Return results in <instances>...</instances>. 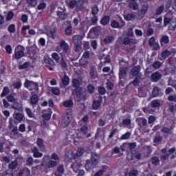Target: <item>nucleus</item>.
Instances as JSON below:
<instances>
[{
	"label": "nucleus",
	"instance_id": "obj_40",
	"mask_svg": "<svg viewBox=\"0 0 176 176\" xmlns=\"http://www.w3.org/2000/svg\"><path fill=\"white\" fill-rule=\"evenodd\" d=\"M170 56V51L168 50H164L161 54V60H166Z\"/></svg>",
	"mask_w": 176,
	"mask_h": 176
},
{
	"label": "nucleus",
	"instance_id": "obj_9",
	"mask_svg": "<svg viewBox=\"0 0 176 176\" xmlns=\"http://www.w3.org/2000/svg\"><path fill=\"white\" fill-rule=\"evenodd\" d=\"M120 20L121 21V23H119V22L115 21V20H112L111 21V28H123V27H124V25H126V23L124 22V21H123V19H122V18H120Z\"/></svg>",
	"mask_w": 176,
	"mask_h": 176
},
{
	"label": "nucleus",
	"instance_id": "obj_32",
	"mask_svg": "<svg viewBox=\"0 0 176 176\" xmlns=\"http://www.w3.org/2000/svg\"><path fill=\"white\" fill-rule=\"evenodd\" d=\"M64 174V166L60 165L57 167L56 170L54 173L55 176H61Z\"/></svg>",
	"mask_w": 176,
	"mask_h": 176
},
{
	"label": "nucleus",
	"instance_id": "obj_45",
	"mask_svg": "<svg viewBox=\"0 0 176 176\" xmlns=\"http://www.w3.org/2000/svg\"><path fill=\"white\" fill-rule=\"evenodd\" d=\"M151 163L152 164H154V166H159L160 164V160L159 159V157H151Z\"/></svg>",
	"mask_w": 176,
	"mask_h": 176
},
{
	"label": "nucleus",
	"instance_id": "obj_46",
	"mask_svg": "<svg viewBox=\"0 0 176 176\" xmlns=\"http://www.w3.org/2000/svg\"><path fill=\"white\" fill-rule=\"evenodd\" d=\"M108 167L107 166H104L102 169L98 171L94 176H102L105 171H107Z\"/></svg>",
	"mask_w": 176,
	"mask_h": 176
},
{
	"label": "nucleus",
	"instance_id": "obj_22",
	"mask_svg": "<svg viewBox=\"0 0 176 176\" xmlns=\"http://www.w3.org/2000/svg\"><path fill=\"white\" fill-rule=\"evenodd\" d=\"M60 47L63 49L65 53H68V52H69V45H68L64 40H62L60 42Z\"/></svg>",
	"mask_w": 176,
	"mask_h": 176
},
{
	"label": "nucleus",
	"instance_id": "obj_37",
	"mask_svg": "<svg viewBox=\"0 0 176 176\" xmlns=\"http://www.w3.org/2000/svg\"><path fill=\"white\" fill-rule=\"evenodd\" d=\"M124 17L126 20V21H133L135 20V14L133 13L124 15Z\"/></svg>",
	"mask_w": 176,
	"mask_h": 176
},
{
	"label": "nucleus",
	"instance_id": "obj_15",
	"mask_svg": "<svg viewBox=\"0 0 176 176\" xmlns=\"http://www.w3.org/2000/svg\"><path fill=\"white\" fill-rule=\"evenodd\" d=\"M162 79V74L159 72H155L151 74V82H159Z\"/></svg>",
	"mask_w": 176,
	"mask_h": 176
},
{
	"label": "nucleus",
	"instance_id": "obj_51",
	"mask_svg": "<svg viewBox=\"0 0 176 176\" xmlns=\"http://www.w3.org/2000/svg\"><path fill=\"white\" fill-rule=\"evenodd\" d=\"M114 39L115 38L113 36H109L104 38L103 42H104V43H112Z\"/></svg>",
	"mask_w": 176,
	"mask_h": 176
},
{
	"label": "nucleus",
	"instance_id": "obj_64",
	"mask_svg": "<svg viewBox=\"0 0 176 176\" xmlns=\"http://www.w3.org/2000/svg\"><path fill=\"white\" fill-rule=\"evenodd\" d=\"M1 176H13V172L10 170H7L1 174Z\"/></svg>",
	"mask_w": 176,
	"mask_h": 176
},
{
	"label": "nucleus",
	"instance_id": "obj_13",
	"mask_svg": "<svg viewBox=\"0 0 176 176\" xmlns=\"http://www.w3.org/2000/svg\"><path fill=\"white\" fill-rule=\"evenodd\" d=\"M170 157V154L167 153V148H164L161 150L160 159L162 162H166V160H168Z\"/></svg>",
	"mask_w": 176,
	"mask_h": 176
},
{
	"label": "nucleus",
	"instance_id": "obj_23",
	"mask_svg": "<svg viewBox=\"0 0 176 176\" xmlns=\"http://www.w3.org/2000/svg\"><path fill=\"white\" fill-rule=\"evenodd\" d=\"M36 144L41 152H46V146H45V143L43 142V140L41 138H38L36 141Z\"/></svg>",
	"mask_w": 176,
	"mask_h": 176
},
{
	"label": "nucleus",
	"instance_id": "obj_39",
	"mask_svg": "<svg viewBox=\"0 0 176 176\" xmlns=\"http://www.w3.org/2000/svg\"><path fill=\"white\" fill-rule=\"evenodd\" d=\"M14 118L18 122H23V119H24V115L21 113H16L14 114Z\"/></svg>",
	"mask_w": 176,
	"mask_h": 176
},
{
	"label": "nucleus",
	"instance_id": "obj_33",
	"mask_svg": "<svg viewBox=\"0 0 176 176\" xmlns=\"http://www.w3.org/2000/svg\"><path fill=\"white\" fill-rule=\"evenodd\" d=\"M129 8L132 10H138L140 5L135 1H130L129 3Z\"/></svg>",
	"mask_w": 176,
	"mask_h": 176
},
{
	"label": "nucleus",
	"instance_id": "obj_2",
	"mask_svg": "<svg viewBox=\"0 0 176 176\" xmlns=\"http://www.w3.org/2000/svg\"><path fill=\"white\" fill-rule=\"evenodd\" d=\"M83 38H82V36L80 35H74L72 37V41L74 44V52L78 53V52H80V49H82V40Z\"/></svg>",
	"mask_w": 176,
	"mask_h": 176
},
{
	"label": "nucleus",
	"instance_id": "obj_47",
	"mask_svg": "<svg viewBox=\"0 0 176 176\" xmlns=\"http://www.w3.org/2000/svg\"><path fill=\"white\" fill-rule=\"evenodd\" d=\"M56 32H57V30H56V28H54V31H50L49 32H47V35L49 36V38L56 39Z\"/></svg>",
	"mask_w": 176,
	"mask_h": 176
},
{
	"label": "nucleus",
	"instance_id": "obj_38",
	"mask_svg": "<svg viewBox=\"0 0 176 176\" xmlns=\"http://www.w3.org/2000/svg\"><path fill=\"white\" fill-rule=\"evenodd\" d=\"M69 123H71V120L69 119V117H65L62 120L63 127L68 126L69 125Z\"/></svg>",
	"mask_w": 176,
	"mask_h": 176
},
{
	"label": "nucleus",
	"instance_id": "obj_18",
	"mask_svg": "<svg viewBox=\"0 0 176 176\" xmlns=\"http://www.w3.org/2000/svg\"><path fill=\"white\" fill-rule=\"evenodd\" d=\"M82 166V164H80V161L77 160L71 165V168H72L74 173H78L79 171V168Z\"/></svg>",
	"mask_w": 176,
	"mask_h": 176
},
{
	"label": "nucleus",
	"instance_id": "obj_43",
	"mask_svg": "<svg viewBox=\"0 0 176 176\" xmlns=\"http://www.w3.org/2000/svg\"><path fill=\"white\" fill-rule=\"evenodd\" d=\"M160 89L157 87H154L152 91L153 97H159Z\"/></svg>",
	"mask_w": 176,
	"mask_h": 176
},
{
	"label": "nucleus",
	"instance_id": "obj_42",
	"mask_svg": "<svg viewBox=\"0 0 176 176\" xmlns=\"http://www.w3.org/2000/svg\"><path fill=\"white\" fill-rule=\"evenodd\" d=\"M150 107H151V108H159V107H160V101L157 100L151 101L150 103Z\"/></svg>",
	"mask_w": 176,
	"mask_h": 176
},
{
	"label": "nucleus",
	"instance_id": "obj_63",
	"mask_svg": "<svg viewBox=\"0 0 176 176\" xmlns=\"http://www.w3.org/2000/svg\"><path fill=\"white\" fill-rule=\"evenodd\" d=\"M130 137H131V133L126 132L125 134L121 136L120 140H129Z\"/></svg>",
	"mask_w": 176,
	"mask_h": 176
},
{
	"label": "nucleus",
	"instance_id": "obj_34",
	"mask_svg": "<svg viewBox=\"0 0 176 176\" xmlns=\"http://www.w3.org/2000/svg\"><path fill=\"white\" fill-rule=\"evenodd\" d=\"M85 169L87 171H90V170H93V168H96V166L93 165V162L90 160H87L85 165Z\"/></svg>",
	"mask_w": 176,
	"mask_h": 176
},
{
	"label": "nucleus",
	"instance_id": "obj_1",
	"mask_svg": "<svg viewBox=\"0 0 176 176\" xmlns=\"http://www.w3.org/2000/svg\"><path fill=\"white\" fill-rule=\"evenodd\" d=\"M75 93L78 102L87 100V91L85 89L76 88Z\"/></svg>",
	"mask_w": 176,
	"mask_h": 176
},
{
	"label": "nucleus",
	"instance_id": "obj_8",
	"mask_svg": "<svg viewBox=\"0 0 176 176\" xmlns=\"http://www.w3.org/2000/svg\"><path fill=\"white\" fill-rule=\"evenodd\" d=\"M78 5L75 9L76 12H80L85 9L86 5L89 3V0H77Z\"/></svg>",
	"mask_w": 176,
	"mask_h": 176
},
{
	"label": "nucleus",
	"instance_id": "obj_28",
	"mask_svg": "<svg viewBox=\"0 0 176 176\" xmlns=\"http://www.w3.org/2000/svg\"><path fill=\"white\" fill-rule=\"evenodd\" d=\"M31 175V170L28 168H24L23 170H21L17 174V176H30Z\"/></svg>",
	"mask_w": 176,
	"mask_h": 176
},
{
	"label": "nucleus",
	"instance_id": "obj_41",
	"mask_svg": "<svg viewBox=\"0 0 176 176\" xmlns=\"http://www.w3.org/2000/svg\"><path fill=\"white\" fill-rule=\"evenodd\" d=\"M101 107V101L100 100H94L92 103V109L97 110Z\"/></svg>",
	"mask_w": 176,
	"mask_h": 176
},
{
	"label": "nucleus",
	"instance_id": "obj_4",
	"mask_svg": "<svg viewBox=\"0 0 176 176\" xmlns=\"http://www.w3.org/2000/svg\"><path fill=\"white\" fill-rule=\"evenodd\" d=\"M100 34H101V26L94 27L90 30L88 34V38L94 39V38H96V36H98Z\"/></svg>",
	"mask_w": 176,
	"mask_h": 176
},
{
	"label": "nucleus",
	"instance_id": "obj_25",
	"mask_svg": "<svg viewBox=\"0 0 176 176\" xmlns=\"http://www.w3.org/2000/svg\"><path fill=\"white\" fill-rule=\"evenodd\" d=\"M161 46H164V45H168L170 43V37L168 36L163 35L160 38Z\"/></svg>",
	"mask_w": 176,
	"mask_h": 176
},
{
	"label": "nucleus",
	"instance_id": "obj_5",
	"mask_svg": "<svg viewBox=\"0 0 176 176\" xmlns=\"http://www.w3.org/2000/svg\"><path fill=\"white\" fill-rule=\"evenodd\" d=\"M149 9V4L146 2H143L141 3V9L140 10L138 11V14L139 17L142 19L143 17H145V15L146 14L148 10Z\"/></svg>",
	"mask_w": 176,
	"mask_h": 176
},
{
	"label": "nucleus",
	"instance_id": "obj_20",
	"mask_svg": "<svg viewBox=\"0 0 176 176\" xmlns=\"http://www.w3.org/2000/svg\"><path fill=\"white\" fill-rule=\"evenodd\" d=\"M57 16L60 19V20H65L67 17H68L65 8H63V11H58L57 12Z\"/></svg>",
	"mask_w": 176,
	"mask_h": 176
},
{
	"label": "nucleus",
	"instance_id": "obj_57",
	"mask_svg": "<svg viewBox=\"0 0 176 176\" xmlns=\"http://www.w3.org/2000/svg\"><path fill=\"white\" fill-rule=\"evenodd\" d=\"M27 3L32 8H35V6L38 5V1L36 0H27Z\"/></svg>",
	"mask_w": 176,
	"mask_h": 176
},
{
	"label": "nucleus",
	"instance_id": "obj_3",
	"mask_svg": "<svg viewBox=\"0 0 176 176\" xmlns=\"http://www.w3.org/2000/svg\"><path fill=\"white\" fill-rule=\"evenodd\" d=\"M56 166H57L56 161L50 160L47 163V165L44 164L41 165V170L42 173H49V171H50V168H53L54 167H56Z\"/></svg>",
	"mask_w": 176,
	"mask_h": 176
},
{
	"label": "nucleus",
	"instance_id": "obj_35",
	"mask_svg": "<svg viewBox=\"0 0 176 176\" xmlns=\"http://www.w3.org/2000/svg\"><path fill=\"white\" fill-rule=\"evenodd\" d=\"M39 100V98L38 97L37 95H33L31 97V100H30V104L31 105H32V107H35V105H36L38 104V101Z\"/></svg>",
	"mask_w": 176,
	"mask_h": 176
},
{
	"label": "nucleus",
	"instance_id": "obj_29",
	"mask_svg": "<svg viewBox=\"0 0 176 176\" xmlns=\"http://www.w3.org/2000/svg\"><path fill=\"white\" fill-rule=\"evenodd\" d=\"M26 50L28 51V54H30V56H32V57L36 54V47L34 45L31 47H27Z\"/></svg>",
	"mask_w": 176,
	"mask_h": 176
},
{
	"label": "nucleus",
	"instance_id": "obj_10",
	"mask_svg": "<svg viewBox=\"0 0 176 176\" xmlns=\"http://www.w3.org/2000/svg\"><path fill=\"white\" fill-rule=\"evenodd\" d=\"M89 78L91 79V80H96V82H97L98 79V73L97 72V69L94 66H92L90 68Z\"/></svg>",
	"mask_w": 176,
	"mask_h": 176
},
{
	"label": "nucleus",
	"instance_id": "obj_61",
	"mask_svg": "<svg viewBox=\"0 0 176 176\" xmlns=\"http://www.w3.org/2000/svg\"><path fill=\"white\" fill-rule=\"evenodd\" d=\"M87 90H88V92L90 94H93V93H94L95 90H96V88L94 87V85H91V84H89L88 86H87Z\"/></svg>",
	"mask_w": 176,
	"mask_h": 176
},
{
	"label": "nucleus",
	"instance_id": "obj_31",
	"mask_svg": "<svg viewBox=\"0 0 176 176\" xmlns=\"http://www.w3.org/2000/svg\"><path fill=\"white\" fill-rule=\"evenodd\" d=\"M32 152L33 153L34 157H42L43 156V154L41 152H39V149L38 147H34L32 150Z\"/></svg>",
	"mask_w": 176,
	"mask_h": 176
},
{
	"label": "nucleus",
	"instance_id": "obj_55",
	"mask_svg": "<svg viewBox=\"0 0 176 176\" xmlns=\"http://www.w3.org/2000/svg\"><path fill=\"white\" fill-rule=\"evenodd\" d=\"M141 78L142 77H135L133 80V81H132L131 82V85H134L135 86H138V85H140V82H141Z\"/></svg>",
	"mask_w": 176,
	"mask_h": 176
},
{
	"label": "nucleus",
	"instance_id": "obj_24",
	"mask_svg": "<svg viewBox=\"0 0 176 176\" xmlns=\"http://www.w3.org/2000/svg\"><path fill=\"white\" fill-rule=\"evenodd\" d=\"M109 63H111V56L103 55L100 58V64L105 65V64H109Z\"/></svg>",
	"mask_w": 176,
	"mask_h": 176
},
{
	"label": "nucleus",
	"instance_id": "obj_62",
	"mask_svg": "<svg viewBox=\"0 0 176 176\" xmlns=\"http://www.w3.org/2000/svg\"><path fill=\"white\" fill-rule=\"evenodd\" d=\"M162 140H163V138L160 135H157L154 138L153 142L155 144H160L162 142Z\"/></svg>",
	"mask_w": 176,
	"mask_h": 176
},
{
	"label": "nucleus",
	"instance_id": "obj_36",
	"mask_svg": "<svg viewBox=\"0 0 176 176\" xmlns=\"http://www.w3.org/2000/svg\"><path fill=\"white\" fill-rule=\"evenodd\" d=\"M138 95L139 97H146V89H145L144 87H141L138 89Z\"/></svg>",
	"mask_w": 176,
	"mask_h": 176
},
{
	"label": "nucleus",
	"instance_id": "obj_11",
	"mask_svg": "<svg viewBox=\"0 0 176 176\" xmlns=\"http://www.w3.org/2000/svg\"><path fill=\"white\" fill-rule=\"evenodd\" d=\"M15 58L17 60H20L22 57H24V51H23V47L19 45L16 48H15Z\"/></svg>",
	"mask_w": 176,
	"mask_h": 176
},
{
	"label": "nucleus",
	"instance_id": "obj_44",
	"mask_svg": "<svg viewBox=\"0 0 176 176\" xmlns=\"http://www.w3.org/2000/svg\"><path fill=\"white\" fill-rule=\"evenodd\" d=\"M98 12H100V9H98V6L94 5V6H92L91 14H93V16H97V14H98Z\"/></svg>",
	"mask_w": 176,
	"mask_h": 176
},
{
	"label": "nucleus",
	"instance_id": "obj_17",
	"mask_svg": "<svg viewBox=\"0 0 176 176\" xmlns=\"http://www.w3.org/2000/svg\"><path fill=\"white\" fill-rule=\"evenodd\" d=\"M11 108H12V109H16L19 112H21V111H23V103L19 102L16 100L11 105Z\"/></svg>",
	"mask_w": 176,
	"mask_h": 176
},
{
	"label": "nucleus",
	"instance_id": "obj_19",
	"mask_svg": "<svg viewBox=\"0 0 176 176\" xmlns=\"http://www.w3.org/2000/svg\"><path fill=\"white\" fill-rule=\"evenodd\" d=\"M136 123H138L139 127H145L148 124V120L144 118H139L136 119Z\"/></svg>",
	"mask_w": 176,
	"mask_h": 176
},
{
	"label": "nucleus",
	"instance_id": "obj_14",
	"mask_svg": "<svg viewBox=\"0 0 176 176\" xmlns=\"http://www.w3.org/2000/svg\"><path fill=\"white\" fill-rule=\"evenodd\" d=\"M127 72H129V67H120V79H124V78H127Z\"/></svg>",
	"mask_w": 176,
	"mask_h": 176
},
{
	"label": "nucleus",
	"instance_id": "obj_60",
	"mask_svg": "<svg viewBox=\"0 0 176 176\" xmlns=\"http://www.w3.org/2000/svg\"><path fill=\"white\" fill-rule=\"evenodd\" d=\"M25 112H26L29 118H34V113H32V110H31V109L28 107L25 108Z\"/></svg>",
	"mask_w": 176,
	"mask_h": 176
},
{
	"label": "nucleus",
	"instance_id": "obj_50",
	"mask_svg": "<svg viewBox=\"0 0 176 176\" xmlns=\"http://www.w3.org/2000/svg\"><path fill=\"white\" fill-rule=\"evenodd\" d=\"M64 107L66 108H72V107H74V102L72 100H66L64 104Z\"/></svg>",
	"mask_w": 176,
	"mask_h": 176
},
{
	"label": "nucleus",
	"instance_id": "obj_54",
	"mask_svg": "<svg viewBox=\"0 0 176 176\" xmlns=\"http://www.w3.org/2000/svg\"><path fill=\"white\" fill-rule=\"evenodd\" d=\"M9 92H10L9 87H5L3 89L1 94V97H6V96H8V94H9Z\"/></svg>",
	"mask_w": 176,
	"mask_h": 176
},
{
	"label": "nucleus",
	"instance_id": "obj_49",
	"mask_svg": "<svg viewBox=\"0 0 176 176\" xmlns=\"http://www.w3.org/2000/svg\"><path fill=\"white\" fill-rule=\"evenodd\" d=\"M173 129H174V127L170 126V127H163L161 130L162 133H165L166 134H168V133H172L173 131Z\"/></svg>",
	"mask_w": 176,
	"mask_h": 176
},
{
	"label": "nucleus",
	"instance_id": "obj_30",
	"mask_svg": "<svg viewBox=\"0 0 176 176\" xmlns=\"http://www.w3.org/2000/svg\"><path fill=\"white\" fill-rule=\"evenodd\" d=\"M109 21H111V17L108 15L103 16L100 20V24L102 25H108L109 24Z\"/></svg>",
	"mask_w": 176,
	"mask_h": 176
},
{
	"label": "nucleus",
	"instance_id": "obj_48",
	"mask_svg": "<svg viewBox=\"0 0 176 176\" xmlns=\"http://www.w3.org/2000/svg\"><path fill=\"white\" fill-rule=\"evenodd\" d=\"M17 166H18L17 160H14L9 164L8 167L10 170H16V168H17Z\"/></svg>",
	"mask_w": 176,
	"mask_h": 176
},
{
	"label": "nucleus",
	"instance_id": "obj_58",
	"mask_svg": "<svg viewBox=\"0 0 176 176\" xmlns=\"http://www.w3.org/2000/svg\"><path fill=\"white\" fill-rule=\"evenodd\" d=\"M52 57L56 61V63H58L60 61V56L56 52L52 53Z\"/></svg>",
	"mask_w": 176,
	"mask_h": 176
},
{
	"label": "nucleus",
	"instance_id": "obj_53",
	"mask_svg": "<svg viewBox=\"0 0 176 176\" xmlns=\"http://www.w3.org/2000/svg\"><path fill=\"white\" fill-rule=\"evenodd\" d=\"M62 83L64 85V86H67V85H69V78L67 75H65L62 78Z\"/></svg>",
	"mask_w": 176,
	"mask_h": 176
},
{
	"label": "nucleus",
	"instance_id": "obj_6",
	"mask_svg": "<svg viewBox=\"0 0 176 176\" xmlns=\"http://www.w3.org/2000/svg\"><path fill=\"white\" fill-rule=\"evenodd\" d=\"M141 69H142V67H141L140 65L134 66L131 69V75H132V76H135V77H142V74L141 73Z\"/></svg>",
	"mask_w": 176,
	"mask_h": 176
},
{
	"label": "nucleus",
	"instance_id": "obj_56",
	"mask_svg": "<svg viewBox=\"0 0 176 176\" xmlns=\"http://www.w3.org/2000/svg\"><path fill=\"white\" fill-rule=\"evenodd\" d=\"M69 6L71 9L76 8L78 7V1L76 0H72L69 2Z\"/></svg>",
	"mask_w": 176,
	"mask_h": 176
},
{
	"label": "nucleus",
	"instance_id": "obj_52",
	"mask_svg": "<svg viewBox=\"0 0 176 176\" xmlns=\"http://www.w3.org/2000/svg\"><path fill=\"white\" fill-rule=\"evenodd\" d=\"M60 63L63 69H65V70L68 69V65L67 64V62L65 61L64 58L63 57L61 58V60Z\"/></svg>",
	"mask_w": 176,
	"mask_h": 176
},
{
	"label": "nucleus",
	"instance_id": "obj_12",
	"mask_svg": "<svg viewBox=\"0 0 176 176\" xmlns=\"http://www.w3.org/2000/svg\"><path fill=\"white\" fill-rule=\"evenodd\" d=\"M91 162L93 164V166L95 167L98 164V162H100V156L96 153H91Z\"/></svg>",
	"mask_w": 176,
	"mask_h": 176
},
{
	"label": "nucleus",
	"instance_id": "obj_27",
	"mask_svg": "<svg viewBox=\"0 0 176 176\" xmlns=\"http://www.w3.org/2000/svg\"><path fill=\"white\" fill-rule=\"evenodd\" d=\"M43 61L45 63V64H48V65H52V67H54L56 65V63L53 59H52L49 56H45L43 58Z\"/></svg>",
	"mask_w": 176,
	"mask_h": 176
},
{
	"label": "nucleus",
	"instance_id": "obj_21",
	"mask_svg": "<svg viewBox=\"0 0 176 176\" xmlns=\"http://www.w3.org/2000/svg\"><path fill=\"white\" fill-rule=\"evenodd\" d=\"M25 87H27L28 89L30 87L38 89V82H34V81L26 80L25 82Z\"/></svg>",
	"mask_w": 176,
	"mask_h": 176
},
{
	"label": "nucleus",
	"instance_id": "obj_7",
	"mask_svg": "<svg viewBox=\"0 0 176 176\" xmlns=\"http://www.w3.org/2000/svg\"><path fill=\"white\" fill-rule=\"evenodd\" d=\"M162 65H163V63L159 60H156L155 61L152 65L148 66L145 72H146V74H151L152 72V67L153 68H154L155 69H159V68H160V67H162Z\"/></svg>",
	"mask_w": 176,
	"mask_h": 176
},
{
	"label": "nucleus",
	"instance_id": "obj_16",
	"mask_svg": "<svg viewBox=\"0 0 176 176\" xmlns=\"http://www.w3.org/2000/svg\"><path fill=\"white\" fill-rule=\"evenodd\" d=\"M166 10V7L164 6V4H162L158 6L156 8H155V16H160V14H162L163 12H164Z\"/></svg>",
	"mask_w": 176,
	"mask_h": 176
},
{
	"label": "nucleus",
	"instance_id": "obj_26",
	"mask_svg": "<svg viewBox=\"0 0 176 176\" xmlns=\"http://www.w3.org/2000/svg\"><path fill=\"white\" fill-rule=\"evenodd\" d=\"M68 26L66 28L65 32V35H67L68 36H70V35H72V23H71V21H67Z\"/></svg>",
	"mask_w": 176,
	"mask_h": 176
},
{
	"label": "nucleus",
	"instance_id": "obj_59",
	"mask_svg": "<svg viewBox=\"0 0 176 176\" xmlns=\"http://www.w3.org/2000/svg\"><path fill=\"white\" fill-rule=\"evenodd\" d=\"M123 45H131V38L129 37H125L122 40Z\"/></svg>",
	"mask_w": 176,
	"mask_h": 176
}]
</instances>
